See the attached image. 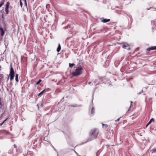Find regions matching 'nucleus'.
I'll return each mask as SVG.
<instances>
[{"label": "nucleus", "mask_w": 156, "mask_h": 156, "mask_svg": "<svg viewBox=\"0 0 156 156\" xmlns=\"http://www.w3.org/2000/svg\"><path fill=\"white\" fill-rule=\"evenodd\" d=\"M99 133V130L96 128L92 129L89 133V137L87 140V142L96 139Z\"/></svg>", "instance_id": "nucleus-1"}, {"label": "nucleus", "mask_w": 156, "mask_h": 156, "mask_svg": "<svg viewBox=\"0 0 156 156\" xmlns=\"http://www.w3.org/2000/svg\"><path fill=\"white\" fill-rule=\"evenodd\" d=\"M83 70L82 67L77 66L75 71L72 73V74L73 76H79L82 73Z\"/></svg>", "instance_id": "nucleus-2"}, {"label": "nucleus", "mask_w": 156, "mask_h": 156, "mask_svg": "<svg viewBox=\"0 0 156 156\" xmlns=\"http://www.w3.org/2000/svg\"><path fill=\"white\" fill-rule=\"evenodd\" d=\"M14 71L12 67H11L10 69V74L9 75V76L10 77V80H12L13 79L14 77Z\"/></svg>", "instance_id": "nucleus-3"}, {"label": "nucleus", "mask_w": 156, "mask_h": 156, "mask_svg": "<svg viewBox=\"0 0 156 156\" xmlns=\"http://www.w3.org/2000/svg\"><path fill=\"white\" fill-rule=\"evenodd\" d=\"M9 2H8L6 5V7L5 9V11L7 14L8 13V9L9 8Z\"/></svg>", "instance_id": "nucleus-4"}, {"label": "nucleus", "mask_w": 156, "mask_h": 156, "mask_svg": "<svg viewBox=\"0 0 156 156\" xmlns=\"http://www.w3.org/2000/svg\"><path fill=\"white\" fill-rule=\"evenodd\" d=\"M102 127L104 128L105 129H106L108 127L109 128V129H110V127L109 126H108V125L106 124H104L102 123Z\"/></svg>", "instance_id": "nucleus-5"}, {"label": "nucleus", "mask_w": 156, "mask_h": 156, "mask_svg": "<svg viewBox=\"0 0 156 156\" xmlns=\"http://www.w3.org/2000/svg\"><path fill=\"white\" fill-rule=\"evenodd\" d=\"M156 49V46L152 47L151 48H148L147 50L148 51H150L151 50Z\"/></svg>", "instance_id": "nucleus-6"}, {"label": "nucleus", "mask_w": 156, "mask_h": 156, "mask_svg": "<svg viewBox=\"0 0 156 156\" xmlns=\"http://www.w3.org/2000/svg\"><path fill=\"white\" fill-rule=\"evenodd\" d=\"M110 21V20L109 19H105L102 20V21L104 23H106L109 22Z\"/></svg>", "instance_id": "nucleus-7"}, {"label": "nucleus", "mask_w": 156, "mask_h": 156, "mask_svg": "<svg viewBox=\"0 0 156 156\" xmlns=\"http://www.w3.org/2000/svg\"><path fill=\"white\" fill-rule=\"evenodd\" d=\"M61 46L60 44H58V46L57 49V51L58 52H59L61 50Z\"/></svg>", "instance_id": "nucleus-8"}, {"label": "nucleus", "mask_w": 156, "mask_h": 156, "mask_svg": "<svg viewBox=\"0 0 156 156\" xmlns=\"http://www.w3.org/2000/svg\"><path fill=\"white\" fill-rule=\"evenodd\" d=\"M129 46V44L127 43L125 44H123L122 47L124 48H126V47H128Z\"/></svg>", "instance_id": "nucleus-9"}, {"label": "nucleus", "mask_w": 156, "mask_h": 156, "mask_svg": "<svg viewBox=\"0 0 156 156\" xmlns=\"http://www.w3.org/2000/svg\"><path fill=\"white\" fill-rule=\"evenodd\" d=\"M133 102L131 101L130 106L129 108V109L128 110V111H129L130 110L131 108L133 107Z\"/></svg>", "instance_id": "nucleus-10"}, {"label": "nucleus", "mask_w": 156, "mask_h": 156, "mask_svg": "<svg viewBox=\"0 0 156 156\" xmlns=\"http://www.w3.org/2000/svg\"><path fill=\"white\" fill-rule=\"evenodd\" d=\"M69 67L70 68H72L75 65L74 64H71V63H69Z\"/></svg>", "instance_id": "nucleus-11"}, {"label": "nucleus", "mask_w": 156, "mask_h": 156, "mask_svg": "<svg viewBox=\"0 0 156 156\" xmlns=\"http://www.w3.org/2000/svg\"><path fill=\"white\" fill-rule=\"evenodd\" d=\"M45 91V89H44L41 92L39 93L38 94V95L39 96H40Z\"/></svg>", "instance_id": "nucleus-12"}, {"label": "nucleus", "mask_w": 156, "mask_h": 156, "mask_svg": "<svg viewBox=\"0 0 156 156\" xmlns=\"http://www.w3.org/2000/svg\"><path fill=\"white\" fill-rule=\"evenodd\" d=\"M154 119L152 118L151 119L150 121L149 122V124H151L152 122H154Z\"/></svg>", "instance_id": "nucleus-13"}, {"label": "nucleus", "mask_w": 156, "mask_h": 156, "mask_svg": "<svg viewBox=\"0 0 156 156\" xmlns=\"http://www.w3.org/2000/svg\"><path fill=\"white\" fill-rule=\"evenodd\" d=\"M152 153H153L156 152V148L153 149L151 151Z\"/></svg>", "instance_id": "nucleus-14"}, {"label": "nucleus", "mask_w": 156, "mask_h": 156, "mask_svg": "<svg viewBox=\"0 0 156 156\" xmlns=\"http://www.w3.org/2000/svg\"><path fill=\"white\" fill-rule=\"evenodd\" d=\"M16 82H18L19 81L18 79V75L17 74H16Z\"/></svg>", "instance_id": "nucleus-15"}, {"label": "nucleus", "mask_w": 156, "mask_h": 156, "mask_svg": "<svg viewBox=\"0 0 156 156\" xmlns=\"http://www.w3.org/2000/svg\"><path fill=\"white\" fill-rule=\"evenodd\" d=\"M7 118H6L5 120H4L2 122L0 123V126H2L3 124L5 122V121L7 120Z\"/></svg>", "instance_id": "nucleus-16"}, {"label": "nucleus", "mask_w": 156, "mask_h": 156, "mask_svg": "<svg viewBox=\"0 0 156 156\" xmlns=\"http://www.w3.org/2000/svg\"><path fill=\"white\" fill-rule=\"evenodd\" d=\"M41 80H39L36 83V84H39L41 82Z\"/></svg>", "instance_id": "nucleus-17"}, {"label": "nucleus", "mask_w": 156, "mask_h": 156, "mask_svg": "<svg viewBox=\"0 0 156 156\" xmlns=\"http://www.w3.org/2000/svg\"><path fill=\"white\" fill-rule=\"evenodd\" d=\"M20 6H21V7H22V3L21 1L20 0Z\"/></svg>", "instance_id": "nucleus-18"}, {"label": "nucleus", "mask_w": 156, "mask_h": 156, "mask_svg": "<svg viewBox=\"0 0 156 156\" xmlns=\"http://www.w3.org/2000/svg\"><path fill=\"white\" fill-rule=\"evenodd\" d=\"M95 82L94 81H92V82H88V83L89 84H91V83H92V82Z\"/></svg>", "instance_id": "nucleus-19"}, {"label": "nucleus", "mask_w": 156, "mask_h": 156, "mask_svg": "<svg viewBox=\"0 0 156 156\" xmlns=\"http://www.w3.org/2000/svg\"><path fill=\"white\" fill-rule=\"evenodd\" d=\"M4 31H2V34H1L2 36H3L4 35Z\"/></svg>", "instance_id": "nucleus-20"}, {"label": "nucleus", "mask_w": 156, "mask_h": 156, "mask_svg": "<svg viewBox=\"0 0 156 156\" xmlns=\"http://www.w3.org/2000/svg\"><path fill=\"white\" fill-rule=\"evenodd\" d=\"M4 4V2H2V3L0 4V7H1Z\"/></svg>", "instance_id": "nucleus-21"}, {"label": "nucleus", "mask_w": 156, "mask_h": 156, "mask_svg": "<svg viewBox=\"0 0 156 156\" xmlns=\"http://www.w3.org/2000/svg\"><path fill=\"white\" fill-rule=\"evenodd\" d=\"M120 118H118V119H117L116 120H115V121L116 122H117L118 121H119V120Z\"/></svg>", "instance_id": "nucleus-22"}, {"label": "nucleus", "mask_w": 156, "mask_h": 156, "mask_svg": "<svg viewBox=\"0 0 156 156\" xmlns=\"http://www.w3.org/2000/svg\"><path fill=\"white\" fill-rule=\"evenodd\" d=\"M0 30L1 31V32H2V31H3V29L2 28H0Z\"/></svg>", "instance_id": "nucleus-23"}, {"label": "nucleus", "mask_w": 156, "mask_h": 156, "mask_svg": "<svg viewBox=\"0 0 156 156\" xmlns=\"http://www.w3.org/2000/svg\"><path fill=\"white\" fill-rule=\"evenodd\" d=\"M25 3L26 5L27 6V2H26V0H25Z\"/></svg>", "instance_id": "nucleus-24"}, {"label": "nucleus", "mask_w": 156, "mask_h": 156, "mask_svg": "<svg viewBox=\"0 0 156 156\" xmlns=\"http://www.w3.org/2000/svg\"><path fill=\"white\" fill-rule=\"evenodd\" d=\"M77 156H85V155L81 156L80 154H77Z\"/></svg>", "instance_id": "nucleus-25"}, {"label": "nucleus", "mask_w": 156, "mask_h": 156, "mask_svg": "<svg viewBox=\"0 0 156 156\" xmlns=\"http://www.w3.org/2000/svg\"><path fill=\"white\" fill-rule=\"evenodd\" d=\"M150 124H149V122L147 125L146 127H147V126Z\"/></svg>", "instance_id": "nucleus-26"}, {"label": "nucleus", "mask_w": 156, "mask_h": 156, "mask_svg": "<svg viewBox=\"0 0 156 156\" xmlns=\"http://www.w3.org/2000/svg\"><path fill=\"white\" fill-rule=\"evenodd\" d=\"M14 147H15V148H16V147H17V146H16V145L14 144Z\"/></svg>", "instance_id": "nucleus-27"}, {"label": "nucleus", "mask_w": 156, "mask_h": 156, "mask_svg": "<svg viewBox=\"0 0 156 156\" xmlns=\"http://www.w3.org/2000/svg\"><path fill=\"white\" fill-rule=\"evenodd\" d=\"M48 5H46V8H47V6H48Z\"/></svg>", "instance_id": "nucleus-28"}, {"label": "nucleus", "mask_w": 156, "mask_h": 156, "mask_svg": "<svg viewBox=\"0 0 156 156\" xmlns=\"http://www.w3.org/2000/svg\"><path fill=\"white\" fill-rule=\"evenodd\" d=\"M93 108H92V111H93Z\"/></svg>", "instance_id": "nucleus-29"}, {"label": "nucleus", "mask_w": 156, "mask_h": 156, "mask_svg": "<svg viewBox=\"0 0 156 156\" xmlns=\"http://www.w3.org/2000/svg\"><path fill=\"white\" fill-rule=\"evenodd\" d=\"M148 9V10H149V9Z\"/></svg>", "instance_id": "nucleus-30"}]
</instances>
